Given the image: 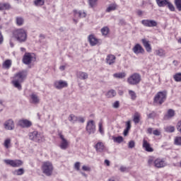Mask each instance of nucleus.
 Listing matches in <instances>:
<instances>
[{"mask_svg": "<svg viewBox=\"0 0 181 181\" xmlns=\"http://www.w3.org/2000/svg\"><path fill=\"white\" fill-rule=\"evenodd\" d=\"M28 76V71H21L18 73L16 74L12 81L13 86L18 88V90H22V83L26 80V77Z\"/></svg>", "mask_w": 181, "mask_h": 181, "instance_id": "f257e3e1", "label": "nucleus"}, {"mask_svg": "<svg viewBox=\"0 0 181 181\" xmlns=\"http://www.w3.org/2000/svg\"><path fill=\"white\" fill-rule=\"evenodd\" d=\"M119 170L120 172H128V168L125 166L122 165L119 168Z\"/></svg>", "mask_w": 181, "mask_h": 181, "instance_id": "13d9d810", "label": "nucleus"}, {"mask_svg": "<svg viewBox=\"0 0 181 181\" xmlns=\"http://www.w3.org/2000/svg\"><path fill=\"white\" fill-rule=\"evenodd\" d=\"M42 173L46 176H52L53 173V164L50 161L44 162L42 165Z\"/></svg>", "mask_w": 181, "mask_h": 181, "instance_id": "423d86ee", "label": "nucleus"}, {"mask_svg": "<svg viewBox=\"0 0 181 181\" xmlns=\"http://www.w3.org/2000/svg\"><path fill=\"white\" fill-rule=\"evenodd\" d=\"M174 144L181 146V136H175L174 139Z\"/></svg>", "mask_w": 181, "mask_h": 181, "instance_id": "a19ab883", "label": "nucleus"}, {"mask_svg": "<svg viewBox=\"0 0 181 181\" xmlns=\"http://www.w3.org/2000/svg\"><path fill=\"white\" fill-rule=\"evenodd\" d=\"M29 139L30 141H34V142H38V144H42L45 142V136L42 133H39L37 131H34L29 133Z\"/></svg>", "mask_w": 181, "mask_h": 181, "instance_id": "20e7f679", "label": "nucleus"}, {"mask_svg": "<svg viewBox=\"0 0 181 181\" xmlns=\"http://www.w3.org/2000/svg\"><path fill=\"white\" fill-rule=\"evenodd\" d=\"M82 169L85 170V172H90V170H91V168L87 165H83Z\"/></svg>", "mask_w": 181, "mask_h": 181, "instance_id": "bf43d9fd", "label": "nucleus"}, {"mask_svg": "<svg viewBox=\"0 0 181 181\" xmlns=\"http://www.w3.org/2000/svg\"><path fill=\"white\" fill-rule=\"evenodd\" d=\"M4 127L7 131H13L15 129V122L12 119H8L4 123Z\"/></svg>", "mask_w": 181, "mask_h": 181, "instance_id": "9b49d317", "label": "nucleus"}, {"mask_svg": "<svg viewBox=\"0 0 181 181\" xmlns=\"http://www.w3.org/2000/svg\"><path fill=\"white\" fill-rule=\"evenodd\" d=\"M147 132H148V134H152V132H153L152 128H148L147 129Z\"/></svg>", "mask_w": 181, "mask_h": 181, "instance_id": "338daca9", "label": "nucleus"}, {"mask_svg": "<svg viewBox=\"0 0 181 181\" xmlns=\"http://www.w3.org/2000/svg\"><path fill=\"white\" fill-rule=\"evenodd\" d=\"M18 125L21 128H30L32 127V122L28 119H21L18 121Z\"/></svg>", "mask_w": 181, "mask_h": 181, "instance_id": "2eb2a0df", "label": "nucleus"}, {"mask_svg": "<svg viewBox=\"0 0 181 181\" xmlns=\"http://www.w3.org/2000/svg\"><path fill=\"white\" fill-rule=\"evenodd\" d=\"M58 135H59V136L61 139V142H60V144H59V148L61 149H62L63 151H66V149H67V148H69V143L67 141V139H66L64 138V136L62 135V132H59L58 134Z\"/></svg>", "mask_w": 181, "mask_h": 181, "instance_id": "6e6552de", "label": "nucleus"}, {"mask_svg": "<svg viewBox=\"0 0 181 181\" xmlns=\"http://www.w3.org/2000/svg\"><path fill=\"white\" fill-rule=\"evenodd\" d=\"M156 1L158 6H159L160 8H163L166 6L168 1L169 0H156Z\"/></svg>", "mask_w": 181, "mask_h": 181, "instance_id": "bb28decb", "label": "nucleus"}, {"mask_svg": "<svg viewBox=\"0 0 181 181\" xmlns=\"http://www.w3.org/2000/svg\"><path fill=\"white\" fill-rule=\"evenodd\" d=\"M148 166H155V160H153V158L151 157L148 158Z\"/></svg>", "mask_w": 181, "mask_h": 181, "instance_id": "09e8293b", "label": "nucleus"}, {"mask_svg": "<svg viewBox=\"0 0 181 181\" xmlns=\"http://www.w3.org/2000/svg\"><path fill=\"white\" fill-rule=\"evenodd\" d=\"M143 148L146 152H153V148L151 147V144L145 139L143 140Z\"/></svg>", "mask_w": 181, "mask_h": 181, "instance_id": "aec40b11", "label": "nucleus"}, {"mask_svg": "<svg viewBox=\"0 0 181 181\" xmlns=\"http://www.w3.org/2000/svg\"><path fill=\"white\" fill-rule=\"evenodd\" d=\"M141 77L138 73H134L127 78V83L130 86H137L141 83Z\"/></svg>", "mask_w": 181, "mask_h": 181, "instance_id": "39448f33", "label": "nucleus"}, {"mask_svg": "<svg viewBox=\"0 0 181 181\" xmlns=\"http://www.w3.org/2000/svg\"><path fill=\"white\" fill-rule=\"evenodd\" d=\"M118 8V5L117 4H111L108 6V7L106 8V12H112V11H117V8Z\"/></svg>", "mask_w": 181, "mask_h": 181, "instance_id": "393cba45", "label": "nucleus"}, {"mask_svg": "<svg viewBox=\"0 0 181 181\" xmlns=\"http://www.w3.org/2000/svg\"><path fill=\"white\" fill-rule=\"evenodd\" d=\"M105 165H107V166H110V160H105Z\"/></svg>", "mask_w": 181, "mask_h": 181, "instance_id": "774afa93", "label": "nucleus"}, {"mask_svg": "<svg viewBox=\"0 0 181 181\" xmlns=\"http://www.w3.org/2000/svg\"><path fill=\"white\" fill-rule=\"evenodd\" d=\"M5 148H6V149L9 148V145H11V139H6L4 141V144Z\"/></svg>", "mask_w": 181, "mask_h": 181, "instance_id": "de8ad7c7", "label": "nucleus"}, {"mask_svg": "<svg viewBox=\"0 0 181 181\" xmlns=\"http://www.w3.org/2000/svg\"><path fill=\"white\" fill-rule=\"evenodd\" d=\"M129 132V130H128L127 129H125L124 130V133H123V135L124 136H127V135H128V133Z\"/></svg>", "mask_w": 181, "mask_h": 181, "instance_id": "0e129e2a", "label": "nucleus"}, {"mask_svg": "<svg viewBox=\"0 0 181 181\" xmlns=\"http://www.w3.org/2000/svg\"><path fill=\"white\" fill-rule=\"evenodd\" d=\"M13 35L19 42L20 43H23V42H26V39H28V34L26 31L23 29H17L13 32Z\"/></svg>", "mask_w": 181, "mask_h": 181, "instance_id": "f03ea898", "label": "nucleus"}, {"mask_svg": "<svg viewBox=\"0 0 181 181\" xmlns=\"http://www.w3.org/2000/svg\"><path fill=\"white\" fill-rule=\"evenodd\" d=\"M97 2H98V0H88L90 8H95L97 6Z\"/></svg>", "mask_w": 181, "mask_h": 181, "instance_id": "ea45409f", "label": "nucleus"}, {"mask_svg": "<svg viewBox=\"0 0 181 181\" xmlns=\"http://www.w3.org/2000/svg\"><path fill=\"white\" fill-rule=\"evenodd\" d=\"M141 115L139 113L136 112L134 115L133 121L135 124H139V121L141 120Z\"/></svg>", "mask_w": 181, "mask_h": 181, "instance_id": "72a5a7b5", "label": "nucleus"}, {"mask_svg": "<svg viewBox=\"0 0 181 181\" xmlns=\"http://www.w3.org/2000/svg\"><path fill=\"white\" fill-rule=\"evenodd\" d=\"M177 131H178V132H180L181 134V120H180L177 123Z\"/></svg>", "mask_w": 181, "mask_h": 181, "instance_id": "3c124183", "label": "nucleus"}, {"mask_svg": "<svg viewBox=\"0 0 181 181\" xmlns=\"http://www.w3.org/2000/svg\"><path fill=\"white\" fill-rule=\"evenodd\" d=\"M88 40L90 46H97V45H100V40L97 39L95 36L90 35L88 37Z\"/></svg>", "mask_w": 181, "mask_h": 181, "instance_id": "a211bd4d", "label": "nucleus"}, {"mask_svg": "<svg viewBox=\"0 0 181 181\" xmlns=\"http://www.w3.org/2000/svg\"><path fill=\"white\" fill-rule=\"evenodd\" d=\"M68 119L72 124H75V122H77V116L71 114L69 116Z\"/></svg>", "mask_w": 181, "mask_h": 181, "instance_id": "f704fd0d", "label": "nucleus"}, {"mask_svg": "<svg viewBox=\"0 0 181 181\" xmlns=\"http://www.w3.org/2000/svg\"><path fill=\"white\" fill-rule=\"evenodd\" d=\"M129 94L132 98V100H136V93L134 90H129Z\"/></svg>", "mask_w": 181, "mask_h": 181, "instance_id": "49530a36", "label": "nucleus"}, {"mask_svg": "<svg viewBox=\"0 0 181 181\" xmlns=\"http://www.w3.org/2000/svg\"><path fill=\"white\" fill-rule=\"evenodd\" d=\"M25 23V20L23 18L18 16L16 18V23L18 26H22L23 23Z\"/></svg>", "mask_w": 181, "mask_h": 181, "instance_id": "2f4dec72", "label": "nucleus"}, {"mask_svg": "<svg viewBox=\"0 0 181 181\" xmlns=\"http://www.w3.org/2000/svg\"><path fill=\"white\" fill-rule=\"evenodd\" d=\"M168 166V163L162 158H157L154 160V167L158 169Z\"/></svg>", "mask_w": 181, "mask_h": 181, "instance_id": "4468645a", "label": "nucleus"}, {"mask_svg": "<svg viewBox=\"0 0 181 181\" xmlns=\"http://www.w3.org/2000/svg\"><path fill=\"white\" fill-rule=\"evenodd\" d=\"M98 126H99V132H100L101 134H104V130L103 129V122H99Z\"/></svg>", "mask_w": 181, "mask_h": 181, "instance_id": "6e6d98bb", "label": "nucleus"}, {"mask_svg": "<svg viewBox=\"0 0 181 181\" xmlns=\"http://www.w3.org/2000/svg\"><path fill=\"white\" fill-rule=\"evenodd\" d=\"M4 163L6 165H8L12 168H20L23 165V162L21 160H11V159H6L4 160Z\"/></svg>", "mask_w": 181, "mask_h": 181, "instance_id": "0eeeda50", "label": "nucleus"}, {"mask_svg": "<svg viewBox=\"0 0 181 181\" xmlns=\"http://www.w3.org/2000/svg\"><path fill=\"white\" fill-rule=\"evenodd\" d=\"M147 117H148V119L155 118V117H156V113H155V112H152L151 113H149L147 115Z\"/></svg>", "mask_w": 181, "mask_h": 181, "instance_id": "864d4df0", "label": "nucleus"}, {"mask_svg": "<svg viewBox=\"0 0 181 181\" xmlns=\"http://www.w3.org/2000/svg\"><path fill=\"white\" fill-rule=\"evenodd\" d=\"M175 5L178 11H181V0H175Z\"/></svg>", "mask_w": 181, "mask_h": 181, "instance_id": "c03bdc74", "label": "nucleus"}, {"mask_svg": "<svg viewBox=\"0 0 181 181\" xmlns=\"http://www.w3.org/2000/svg\"><path fill=\"white\" fill-rule=\"evenodd\" d=\"M173 78H174L175 81L180 82L181 81V73L175 74L173 76Z\"/></svg>", "mask_w": 181, "mask_h": 181, "instance_id": "79ce46f5", "label": "nucleus"}, {"mask_svg": "<svg viewBox=\"0 0 181 181\" xmlns=\"http://www.w3.org/2000/svg\"><path fill=\"white\" fill-rule=\"evenodd\" d=\"M68 83L64 81H57L54 83V87L57 90H62V88H64L67 87Z\"/></svg>", "mask_w": 181, "mask_h": 181, "instance_id": "f3484780", "label": "nucleus"}, {"mask_svg": "<svg viewBox=\"0 0 181 181\" xmlns=\"http://www.w3.org/2000/svg\"><path fill=\"white\" fill-rule=\"evenodd\" d=\"M25 173V170L23 168H19L17 170H15L13 172V174L15 175L16 176H22Z\"/></svg>", "mask_w": 181, "mask_h": 181, "instance_id": "7c9ffc66", "label": "nucleus"}, {"mask_svg": "<svg viewBox=\"0 0 181 181\" xmlns=\"http://www.w3.org/2000/svg\"><path fill=\"white\" fill-rule=\"evenodd\" d=\"M11 66H12V60L11 59H6L2 64L3 69H6V70L11 69Z\"/></svg>", "mask_w": 181, "mask_h": 181, "instance_id": "a878e982", "label": "nucleus"}, {"mask_svg": "<svg viewBox=\"0 0 181 181\" xmlns=\"http://www.w3.org/2000/svg\"><path fill=\"white\" fill-rule=\"evenodd\" d=\"M35 60H36V58L29 52H26L23 57V63L27 65L30 64Z\"/></svg>", "mask_w": 181, "mask_h": 181, "instance_id": "1a4fd4ad", "label": "nucleus"}, {"mask_svg": "<svg viewBox=\"0 0 181 181\" xmlns=\"http://www.w3.org/2000/svg\"><path fill=\"white\" fill-rule=\"evenodd\" d=\"M143 14H144V12H143L142 11L139 10V11H137V15H138L139 16H142Z\"/></svg>", "mask_w": 181, "mask_h": 181, "instance_id": "69168bd1", "label": "nucleus"}, {"mask_svg": "<svg viewBox=\"0 0 181 181\" xmlns=\"http://www.w3.org/2000/svg\"><path fill=\"white\" fill-rule=\"evenodd\" d=\"M77 121L78 122H81V124H84L86 119L83 117H77Z\"/></svg>", "mask_w": 181, "mask_h": 181, "instance_id": "603ef678", "label": "nucleus"}, {"mask_svg": "<svg viewBox=\"0 0 181 181\" xmlns=\"http://www.w3.org/2000/svg\"><path fill=\"white\" fill-rule=\"evenodd\" d=\"M76 77L79 78V80H87V78H88V74L80 71L77 72Z\"/></svg>", "mask_w": 181, "mask_h": 181, "instance_id": "4be33fe9", "label": "nucleus"}, {"mask_svg": "<svg viewBox=\"0 0 181 181\" xmlns=\"http://www.w3.org/2000/svg\"><path fill=\"white\" fill-rule=\"evenodd\" d=\"M127 127L126 129L129 130L131 129V121H127L126 123Z\"/></svg>", "mask_w": 181, "mask_h": 181, "instance_id": "052dcab7", "label": "nucleus"}, {"mask_svg": "<svg viewBox=\"0 0 181 181\" xmlns=\"http://www.w3.org/2000/svg\"><path fill=\"white\" fill-rule=\"evenodd\" d=\"M112 140L114 142H117V144H121V142L124 141V138L122 136H119L117 137L112 136Z\"/></svg>", "mask_w": 181, "mask_h": 181, "instance_id": "c9c22d12", "label": "nucleus"}, {"mask_svg": "<svg viewBox=\"0 0 181 181\" xmlns=\"http://www.w3.org/2000/svg\"><path fill=\"white\" fill-rule=\"evenodd\" d=\"M132 52L134 54H145V49L140 44H136L132 48Z\"/></svg>", "mask_w": 181, "mask_h": 181, "instance_id": "ddd939ff", "label": "nucleus"}, {"mask_svg": "<svg viewBox=\"0 0 181 181\" xmlns=\"http://www.w3.org/2000/svg\"><path fill=\"white\" fill-rule=\"evenodd\" d=\"M11 8V5L8 3H0V11H5L6 9H10Z\"/></svg>", "mask_w": 181, "mask_h": 181, "instance_id": "473e14b6", "label": "nucleus"}, {"mask_svg": "<svg viewBox=\"0 0 181 181\" xmlns=\"http://www.w3.org/2000/svg\"><path fill=\"white\" fill-rule=\"evenodd\" d=\"M141 42L143 43V46L145 47L146 52L148 53H151L152 52V47L151 46V44L149 43V41L146 39H142Z\"/></svg>", "mask_w": 181, "mask_h": 181, "instance_id": "6ab92c4d", "label": "nucleus"}, {"mask_svg": "<svg viewBox=\"0 0 181 181\" xmlns=\"http://www.w3.org/2000/svg\"><path fill=\"white\" fill-rule=\"evenodd\" d=\"M30 103L36 105L40 103V98L36 93H33L30 95Z\"/></svg>", "mask_w": 181, "mask_h": 181, "instance_id": "dca6fc26", "label": "nucleus"}, {"mask_svg": "<svg viewBox=\"0 0 181 181\" xmlns=\"http://www.w3.org/2000/svg\"><path fill=\"white\" fill-rule=\"evenodd\" d=\"M95 149L96 150V152H104V149H105V146H104V144L103 142H98L95 145Z\"/></svg>", "mask_w": 181, "mask_h": 181, "instance_id": "5701e85b", "label": "nucleus"}, {"mask_svg": "<svg viewBox=\"0 0 181 181\" xmlns=\"http://www.w3.org/2000/svg\"><path fill=\"white\" fill-rule=\"evenodd\" d=\"M166 98H168V91L163 90L156 93L154 97V103L156 104H158V105H162L163 103L166 101Z\"/></svg>", "mask_w": 181, "mask_h": 181, "instance_id": "7ed1b4c3", "label": "nucleus"}, {"mask_svg": "<svg viewBox=\"0 0 181 181\" xmlns=\"http://www.w3.org/2000/svg\"><path fill=\"white\" fill-rule=\"evenodd\" d=\"M101 33L103 36H107L110 33V28L107 26L103 27L101 29Z\"/></svg>", "mask_w": 181, "mask_h": 181, "instance_id": "e433bc0d", "label": "nucleus"}, {"mask_svg": "<svg viewBox=\"0 0 181 181\" xmlns=\"http://www.w3.org/2000/svg\"><path fill=\"white\" fill-rule=\"evenodd\" d=\"M4 42V36H2V33L0 31V45Z\"/></svg>", "mask_w": 181, "mask_h": 181, "instance_id": "e2e57ef3", "label": "nucleus"}, {"mask_svg": "<svg viewBox=\"0 0 181 181\" xmlns=\"http://www.w3.org/2000/svg\"><path fill=\"white\" fill-rule=\"evenodd\" d=\"M166 6L170 9V11H171L172 12H175V6H173V4H172V3L169 1V0L167 1Z\"/></svg>", "mask_w": 181, "mask_h": 181, "instance_id": "37998d69", "label": "nucleus"}, {"mask_svg": "<svg viewBox=\"0 0 181 181\" xmlns=\"http://www.w3.org/2000/svg\"><path fill=\"white\" fill-rule=\"evenodd\" d=\"M153 135H156V136H159L160 135V132L159 130L156 129L153 132Z\"/></svg>", "mask_w": 181, "mask_h": 181, "instance_id": "680f3d73", "label": "nucleus"}, {"mask_svg": "<svg viewBox=\"0 0 181 181\" xmlns=\"http://www.w3.org/2000/svg\"><path fill=\"white\" fill-rule=\"evenodd\" d=\"M128 148H129V149L135 148V141L134 140L129 141Z\"/></svg>", "mask_w": 181, "mask_h": 181, "instance_id": "8fccbe9b", "label": "nucleus"}, {"mask_svg": "<svg viewBox=\"0 0 181 181\" xmlns=\"http://www.w3.org/2000/svg\"><path fill=\"white\" fill-rule=\"evenodd\" d=\"M74 13H75V16H78V18H86V16H87V13H86V12L83 11H77L76 10L74 11Z\"/></svg>", "mask_w": 181, "mask_h": 181, "instance_id": "c756f323", "label": "nucleus"}, {"mask_svg": "<svg viewBox=\"0 0 181 181\" xmlns=\"http://www.w3.org/2000/svg\"><path fill=\"white\" fill-rule=\"evenodd\" d=\"M86 131L89 135L95 133V122L94 120H89L86 124Z\"/></svg>", "mask_w": 181, "mask_h": 181, "instance_id": "9d476101", "label": "nucleus"}, {"mask_svg": "<svg viewBox=\"0 0 181 181\" xmlns=\"http://www.w3.org/2000/svg\"><path fill=\"white\" fill-rule=\"evenodd\" d=\"M113 108H119V101H115L112 105Z\"/></svg>", "mask_w": 181, "mask_h": 181, "instance_id": "5fc2aeb1", "label": "nucleus"}, {"mask_svg": "<svg viewBox=\"0 0 181 181\" xmlns=\"http://www.w3.org/2000/svg\"><path fill=\"white\" fill-rule=\"evenodd\" d=\"M115 57L113 54H108L106 57V63L107 64H109L110 66L114 64L115 63Z\"/></svg>", "mask_w": 181, "mask_h": 181, "instance_id": "412c9836", "label": "nucleus"}, {"mask_svg": "<svg viewBox=\"0 0 181 181\" xmlns=\"http://www.w3.org/2000/svg\"><path fill=\"white\" fill-rule=\"evenodd\" d=\"M175 117V110L173 109H169L167 112V114L165 115L164 118L165 119H170Z\"/></svg>", "mask_w": 181, "mask_h": 181, "instance_id": "b1692460", "label": "nucleus"}, {"mask_svg": "<svg viewBox=\"0 0 181 181\" xmlns=\"http://www.w3.org/2000/svg\"><path fill=\"white\" fill-rule=\"evenodd\" d=\"M106 95L108 98H112V97H115V95H117V92L114 90H110L107 93Z\"/></svg>", "mask_w": 181, "mask_h": 181, "instance_id": "4c0bfd02", "label": "nucleus"}, {"mask_svg": "<svg viewBox=\"0 0 181 181\" xmlns=\"http://www.w3.org/2000/svg\"><path fill=\"white\" fill-rule=\"evenodd\" d=\"M74 169H76V170H80V162H76L74 164Z\"/></svg>", "mask_w": 181, "mask_h": 181, "instance_id": "4d7b16f0", "label": "nucleus"}, {"mask_svg": "<svg viewBox=\"0 0 181 181\" xmlns=\"http://www.w3.org/2000/svg\"><path fill=\"white\" fill-rule=\"evenodd\" d=\"M155 54L156 56H159V57H165L166 56V52L163 49L156 50Z\"/></svg>", "mask_w": 181, "mask_h": 181, "instance_id": "cd10ccee", "label": "nucleus"}, {"mask_svg": "<svg viewBox=\"0 0 181 181\" xmlns=\"http://www.w3.org/2000/svg\"><path fill=\"white\" fill-rule=\"evenodd\" d=\"M165 131L166 132H175V127L174 126H168L165 127Z\"/></svg>", "mask_w": 181, "mask_h": 181, "instance_id": "a18cd8bd", "label": "nucleus"}, {"mask_svg": "<svg viewBox=\"0 0 181 181\" xmlns=\"http://www.w3.org/2000/svg\"><path fill=\"white\" fill-rule=\"evenodd\" d=\"M141 23L146 28H156V26H158V22L155 20H142Z\"/></svg>", "mask_w": 181, "mask_h": 181, "instance_id": "f8f14e48", "label": "nucleus"}, {"mask_svg": "<svg viewBox=\"0 0 181 181\" xmlns=\"http://www.w3.org/2000/svg\"><path fill=\"white\" fill-rule=\"evenodd\" d=\"M115 78H125L127 74L125 72L115 73L113 74Z\"/></svg>", "mask_w": 181, "mask_h": 181, "instance_id": "c85d7f7f", "label": "nucleus"}, {"mask_svg": "<svg viewBox=\"0 0 181 181\" xmlns=\"http://www.w3.org/2000/svg\"><path fill=\"white\" fill-rule=\"evenodd\" d=\"M34 5L35 6H43L45 5V0H35Z\"/></svg>", "mask_w": 181, "mask_h": 181, "instance_id": "58836bf2", "label": "nucleus"}]
</instances>
